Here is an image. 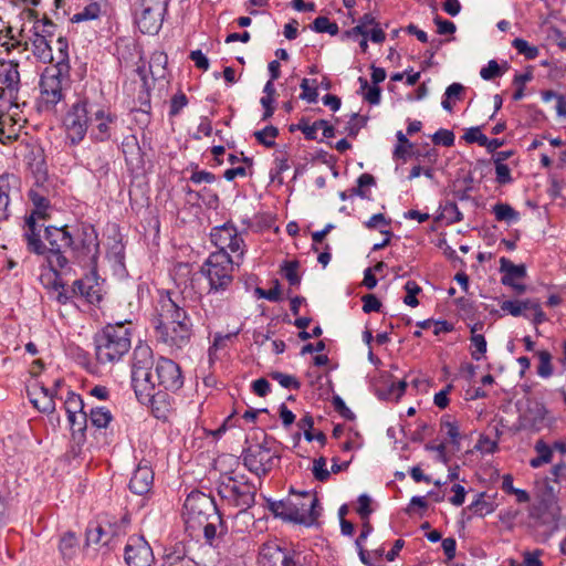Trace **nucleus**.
<instances>
[{
    "label": "nucleus",
    "instance_id": "32",
    "mask_svg": "<svg viewBox=\"0 0 566 566\" xmlns=\"http://www.w3.org/2000/svg\"><path fill=\"white\" fill-rule=\"evenodd\" d=\"M112 539L107 531H105V525L102 522L90 524L86 530V544H102L105 546L111 545Z\"/></svg>",
    "mask_w": 566,
    "mask_h": 566
},
{
    "label": "nucleus",
    "instance_id": "31",
    "mask_svg": "<svg viewBox=\"0 0 566 566\" xmlns=\"http://www.w3.org/2000/svg\"><path fill=\"white\" fill-rule=\"evenodd\" d=\"M112 539L107 531H105V525L102 522L90 524L86 530V544H102L105 546L111 545Z\"/></svg>",
    "mask_w": 566,
    "mask_h": 566
},
{
    "label": "nucleus",
    "instance_id": "24",
    "mask_svg": "<svg viewBox=\"0 0 566 566\" xmlns=\"http://www.w3.org/2000/svg\"><path fill=\"white\" fill-rule=\"evenodd\" d=\"M160 566H206L186 554L185 547L177 544L166 548Z\"/></svg>",
    "mask_w": 566,
    "mask_h": 566
},
{
    "label": "nucleus",
    "instance_id": "41",
    "mask_svg": "<svg viewBox=\"0 0 566 566\" xmlns=\"http://www.w3.org/2000/svg\"><path fill=\"white\" fill-rule=\"evenodd\" d=\"M360 91L365 92L364 98L371 105H378L380 103L381 90L377 85L369 86L368 81L360 76L358 77Z\"/></svg>",
    "mask_w": 566,
    "mask_h": 566
},
{
    "label": "nucleus",
    "instance_id": "36",
    "mask_svg": "<svg viewBox=\"0 0 566 566\" xmlns=\"http://www.w3.org/2000/svg\"><path fill=\"white\" fill-rule=\"evenodd\" d=\"M59 551L64 560H71L76 556L78 551V539L74 533L67 532L61 537Z\"/></svg>",
    "mask_w": 566,
    "mask_h": 566
},
{
    "label": "nucleus",
    "instance_id": "64",
    "mask_svg": "<svg viewBox=\"0 0 566 566\" xmlns=\"http://www.w3.org/2000/svg\"><path fill=\"white\" fill-rule=\"evenodd\" d=\"M216 180L217 177L214 174L207 170H198L197 168L192 171L191 176L189 177V181H191L195 185H199L202 182L212 184Z\"/></svg>",
    "mask_w": 566,
    "mask_h": 566
},
{
    "label": "nucleus",
    "instance_id": "39",
    "mask_svg": "<svg viewBox=\"0 0 566 566\" xmlns=\"http://www.w3.org/2000/svg\"><path fill=\"white\" fill-rule=\"evenodd\" d=\"M113 416L105 407H93L88 412V420L97 429H105L112 421Z\"/></svg>",
    "mask_w": 566,
    "mask_h": 566
},
{
    "label": "nucleus",
    "instance_id": "5",
    "mask_svg": "<svg viewBox=\"0 0 566 566\" xmlns=\"http://www.w3.org/2000/svg\"><path fill=\"white\" fill-rule=\"evenodd\" d=\"M71 87V72L62 67L45 66L40 74L36 97L39 112H55L56 106L64 102L66 93Z\"/></svg>",
    "mask_w": 566,
    "mask_h": 566
},
{
    "label": "nucleus",
    "instance_id": "30",
    "mask_svg": "<svg viewBox=\"0 0 566 566\" xmlns=\"http://www.w3.org/2000/svg\"><path fill=\"white\" fill-rule=\"evenodd\" d=\"M112 539L107 531H105V525L102 522L90 524L86 530V544H102L105 546L111 545Z\"/></svg>",
    "mask_w": 566,
    "mask_h": 566
},
{
    "label": "nucleus",
    "instance_id": "25",
    "mask_svg": "<svg viewBox=\"0 0 566 566\" xmlns=\"http://www.w3.org/2000/svg\"><path fill=\"white\" fill-rule=\"evenodd\" d=\"M31 403L41 412L52 413L55 410L54 394L44 386L35 387L29 391Z\"/></svg>",
    "mask_w": 566,
    "mask_h": 566
},
{
    "label": "nucleus",
    "instance_id": "10",
    "mask_svg": "<svg viewBox=\"0 0 566 566\" xmlns=\"http://www.w3.org/2000/svg\"><path fill=\"white\" fill-rule=\"evenodd\" d=\"M70 250L75 261L85 268H96L99 255L98 235L94 226L81 223L72 232Z\"/></svg>",
    "mask_w": 566,
    "mask_h": 566
},
{
    "label": "nucleus",
    "instance_id": "42",
    "mask_svg": "<svg viewBox=\"0 0 566 566\" xmlns=\"http://www.w3.org/2000/svg\"><path fill=\"white\" fill-rule=\"evenodd\" d=\"M396 137H397L398 144L395 147L394 157L397 159L406 160L408 157L411 156V150L413 148V144L409 142L407 136L401 130L397 132Z\"/></svg>",
    "mask_w": 566,
    "mask_h": 566
},
{
    "label": "nucleus",
    "instance_id": "27",
    "mask_svg": "<svg viewBox=\"0 0 566 566\" xmlns=\"http://www.w3.org/2000/svg\"><path fill=\"white\" fill-rule=\"evenodd\" d=\"M500 271L503 273L501 282L503 285H513L515 280L526 276V268L524 264H514L506 258L500 259Z\"/></svg>",
    "mask_w": 566,
    "mask_h": 566
},
{
    "label": "nucleus",
    "instance_id": "8",
    "mask_svg": "<svg viewBox=\"0 0 566 566\" xmlns=\"http://www.w3.org/2000/svg\"><path fill=\"white\" fill-rule=\"evenodd\" d=\"M233 261L227 251L212 252L201 266V273L208 279V296L226 292L233 282Z\"/></svg>",
    "mask_w": 566,
    "mask_h": 566
},
{
    "label": "nucleus",
    "instance_id": "45",
    "mask_svg": "<svg viewBox=\"0 0 566 566\" xmlns=\"http://www.w3.org/2000/svg\"><path fill=\"white\" fill-rule=\"evenodd\" d=\"M253 135L260 144L268 148H272L275 145V138L279 135V129L273 125H269L261 130L254 132Z\"/></svg>",
    "mask_w": 566,
    "mask_h": 566
},
{
    "label": "nucleus",
    "instance_id": "51",
    "mask_svg": "<svg viewBox=\"0 0 566 566\" xmlns=\"http://www.w3.org/2000/svg\"><path fill=\"white\" fill-rule=\"evenodd\" d=\"M312 29L315 32L328 33L331 35H336L339 32L337 23L331 22L327 17H317L312 24Z\"/></svg>",
    "mask_w": 566,
    "mask_h": 566
},
{
    "label": "nucleus",
    "instance_id": "16",
    "mask_svg": "<svg viewBox=\"0 0 566 566\" xmlns=\"http://www.w3.org/2000/svg\"><path fill=\"white\" fill-rule=\"evenodd\" d=\"M548 426V410L545 405L537 400H528L525 409L518 416L517 430L539 432Z\"/></svg>",
    "mask_w": 566,
    "mask_h": 566
},
{
    "label": "nucleus",
    "instance_id": "18",
    "mask_svg": "<svg viewBox=\"0 0 566 566\" xmlns=\"http://www.w3.org/2000/svg\"><path fill=\"white\" fill-rule=\"evenodd\" d=\"M154 558L153 549L144 536L128 537L124 549V559L127 566H150Z\"/></svg>",
    "mask_w": 566,
    "mask_h": 566
},
{
    "label": "nucleus",
    "instance_id": "37",
    "mask_svg": "<svg viewBox=\"0 0 566 566\" xmlns=\"http://www.w3.org/2000/svg\"><path fill=\"white\" fill-rule=\"evenodd\" d=\"M492 212L497 221H504L509 224L520 220V212L509 203L497 202L492 207Z\"/></svg>",
    "mask_w": 566,
    "mask_h": 566
},
{
    "label": "nucleus",
    "instance_id": "52",
    "mask_svg": "<svg viewBox=\"0 0 566 566\" xmlns=\"http://www.w3.org/2000/svg\"><path fill=\"white\" fill-rule=\"evenodd\" d=\"M101 12V7L97 2H92L87 4L81 12L73 15L72 21L73 22H82V21H88L94 20L98 18Z\"/></svg>",
    "mask_w": 566,
    "mask_h": 566
},
{
    "label": "nucleus",
    "instance_id": "19",
    "mask_svg": "<svg viewBox=\"0 0 566 566\" xmlns=\"http://www.w3.org/2000/svg\"><path fill=\"white\" fill-rule=\"evenodd\" d=\"M91 119L94 122L91 130V138L94 142L103 143L112 139L118 124V116L104 107H99L92 113Z\"/></svg>",
    "mask_w": 566,
    "mask_h": 566
},
{
    "label": "nucleus",
    "instance_id": "43",
    "mask_svg": "<svg viewBox=\"0 0 566 566\" xmlns=\"http://www.w3.org/2000/svg\"><path fill=\"white\" fill-rule=\"evenodd\" d=\"M441 430L450 438L451 443L459 449L461 436L458 422L451 420L450 416H444L441 420Z\"/></svg>",
    "mask_w": 566,
    "mask_h": 566
},
{
    "label": "nucleus",
    "instance_id": "26",
    "mask_svg": "<svg viewBox=\"0 0 566 566\" xmlns=\"http://www.w3.org/2000/svg\"><path fill=\"white\" fill-rule=\"evenodd\" d=\"M19 179L13 174L4 172L0 175V220L9 217L8 206L10 202L9 192L12 187H17Z\"/></svg>",
    "mask_w": 566,
    "mask_h": 566
},
{
    "label": "nucleus",
    "instance_id": "21",
    "mask_svg": "<svg viewBox=\"0 0 566 566\" xmlns=\"http://www.w3.org/2000/svg\"><path fill=\"white\" fill-rule=\"evenodd\" d=\"M36 220L38 219H34V216H28L25 218V230L23 238L27 243L28 251L30 253L40 255L46 252V244L41 239V227L36 224Z\"/></svg>",
    "mask_w": 566,
    "mask_h": 566
},
{
    "label": "nucleus",
    "instance_id": "59",
    "mask_svg": "<svg viewBox=\"0 0 566 566\" xmlns=\"http://www.w3.org/2000/svg\"><path fill=\"white\" fill-rule=\"evenodd\" d=\"M87 166L93 172L98 174L99 176L107 175L109 170L108 161L101 155H96L91 160H88Z\"/></svg>",
    "mask_w": 566,
    "mask_h": 566
},
{
    "label": "nucleus",
    "instance_id": "7",
    "mask_svg": "<svg viewBox=\"0 0 566 566\" xmlns=\"http://www.w3.org/2000/svg\"><path fill=\"white\" fill-rule=\"evenodd\" d=\"M217 490L222 500L240 512H245L255 502L256 486L244 474H222Z\"/></svg>",
    "mask_w": 566,
    "mask_h": 566
},
{
    "label": "nucleus",
    "instance_id": "2",
    "mask_svg": "<svg viewBox=\"0 0 566 566\" xmlns=\"http://www.w3.org/2000/svg\"><path fill=\"white\" fill-rule=\"evenodd\" d=\"M184 298L177 293L163 291L156 305L157 316L154 327L158 342L171 349H182L192 336V323L186 310L180 305Z\"/></svg>",
    "mask_w": 566,
    "mask_h": 566
},
{
    "label": "nucleus",
    "instance_id": "40",
    "mask_svg": "<svg viewBox=\"0 0 566 566\" xmlns=\"http://www.w3.org/2000/svg\"><path fill=\"white\" fill-rule=\"evenodd\" d=\"M476 329H478V325L475 324L471 328L472 335L470 337V340H471L472 347L474 348L471 352V356L474 360H480L483 357V355L486 353V340L482 334L475 333Z\"/></svg>",
    "mask_w": 566,
    "mask_h": 566
},
{
    "label": "nucleus",
    "instance_id": "1",
    "mask_svg": "<svg viewBox=\"0 0 566 566\" xmlns=\"http://www.w3.org/2000/svg\"><path fill=\"white\" fill-rule=\"evenodd\" d=\"M153 350L146 344L135 347L132 361V386L137 399L142 403L156 402V386L168 391H177L184 386V376L178 364L174 360L160 357L153 374Z\"/></svg>",
    "mask_w": 566,
    "mask_h": 566
},
{
    "label": "nucleus",
    "instance_id": "60",
    "mask_svg": "<svg viewBox=\"0 0 566 566\" xmlns=\"http://www.w3.org/2000/svg\"><path fill=\"white\" fill-rule=\"evenodd\" d=\"M432 142L436 145L450 147L454 144V134L449 129L440 128L433 134Z\"/></svg>",
    "mask_w": 566,
    "mask_h": 566
},
{
    "label": "nucleus",
    "instance_id": "53",
    "mask_svg": "<svg viewBox=\"0 0 566 566\" xmlns=\"http://www.w3.org/2000/svg\"><path fill=\"white\" fill-rule=\"evenodd\" d=\"M301 130L305 138L308 140L317 139V128L315 127V122L311 125L306 118H301L296 125H291L290 130Z\"/></svg>",
    "mask_w": 566,
    "mask_h": 566
},
{
    "label": "nucleus",
    "instance_id": "50",
    "mask_svg": "<svg viewBox=\"0 0 566 566\" xmlns=\"http://www.w3.org/2000/svg\"><path fill=\"white\" fill-rule=\"evenodd\" d=\"M271 379L277 381L283 388L298 390L301 388V382L296 377L292 375H287L281 371H271L269 373Z\"/></svg>",
    "mask_w": 566,
    "mask_h": 566
},
{
    "label": "nucleus",
    "instance_id": "38",
    "mask_svg": "<svg viewBox=\"0 0 566 566\" xmlns=\"http://www.w3.org/2000/svg\"><path fill=\"white\" fill-rule=\"evenodd\" d=\"M520 305L522 307V315L525 316L526 318L530 317L526 312L527 311H532L533 312L532 322L535 325H539V324L544 323L547 319V317H546L545 313L543 312L538 301L527 298V300H524V301H520Z\"/></svg>",
    "mask_w": 566,
    "mask_h": 566
},
{
    "label": "nucleus",
    "instance_id": "13",
    "mask_svg": "<svg viewBox=\"0 0 566 566\" xmlns=\"http://www.w3.org/2000/svg\"><path fill=\"white\" fill-rule=\"evenodd\" d=\"M168 2L169 0H140V10L136 13L140 32L156 34L160 30Z\"/></svg>",
    "mask_w": 566,
    "mask_h": 566
},
{
    "label": "nucleus",
    "instance_id": "33",
    "mask_svg": "<svg viewBox=\"0 0 566 566\" xmlns=\"http://www.w3.org/2000/svg\"><path fill=\"white\" fill-rule=\"evenodd\" d=\"M53 67H63L64 71L71 72L69 43L65 38L60 36L55 43L54 62L50 63Z\"/></svg>",
    "mask_w": 566,
    "mask_h": 566
},
{
    "label": "nucleus",
    "instance_id": "12",
    "mask_svg": "<svg viewBox=\"0 0 566 566\" xmlns=\"http://www.w3.org/2000/svg\"><path fill=\"white\" fill-rule=\"evenodd\" d=\"M87 101H78L72 105L65 115L64 126L67 138L72 145L80 144L86 136L88 129L90 114Z\"/></svg>",
    "mask_w": 566,
    "mask_h": 566
},
{
    "label": "nucleus",
    "instance_id": "62",
    "mask_svg": "<svg viewBox=\"0 0 566 566\" xmlns=\"http://www.w3.org/2000/svg\"><path fill=\"white\" fill-rule=\"evenodd\" d=\"M188 104V98L185 93L179 92L175 94L170 99L169 116H177L180 111Z\"/></svg>",
    "mask_w": 566,
    "mask_h": 566
},
{
    "label": "nucleus",
    "instance_id": "54",
    "mask_svg": "<svg viewBox=\"0 0 566 566\" xmlns=\"http://www.w3.org/2000/svg\"><path fill=\"white\" fill-rule=\"evenodd\" d=\"M405 291L407 295L403 298V303L408 306L416 307L419 304L417 294L421 292V287L415 281H408L405 284Z\"/></svg>",
    "mask_w": 566,
    "mask_h": 566
},
{
    "label": "nucleus",
    "instance_id": "55",
    "mask_svg": "<svg viewBox=\"0 0 566 566\" xmlns=\"http://www.w3.org/2000/svg\"><path fill=\"white\" fill-rule=\"evenodd\" d=\"M298 266L300 264L297 261L285 262L284 265L282 266L284 276L290 283V285H298L301 283V277L297 274Z\"/></svg>",
    "mask_w": 566,
    "mask_h": 566
},
{
    "label": "nucleus",
    "instance_id": "44",
    "mask_svg": "<svg viewBox=\"0 0 566 566\" xmlns=\"http://www.w3.org/2000/svg\"><path fill=\"white\" fill-rule=\"evenodd\" d=\"M536 356L539 360V364L537 366V375L541 378H549L554 373L551 353L545 349L537 350Z\"/></svg>",
    "mask_w": 566,
    "mask_h": 566
},
{
    "label": "nucleus",
    "instance_id": "35",
    "mask_svg": "<svg viewBox=\"0 0 566 566\" xmlns=\"http://www.w3.org/2000/svg\"><path fill=\"white\" fill-rule=\"evenodd\" d=\"M103 523L105 525V531L108 532L111 539L113 541L115 537H119L126 534L127 527L130 523V517L127 513H125L119 518H107L103 521Z\"/></svg>",
    "mask_w": 566,
    "mask_h": 566
},
{
    "label": "nucleus",
    "instance_id": "15",
    "mask_svg": "<svg viewBox=\"0 0 566 566\" xmlns=\"http://www.w3.org/2000/svg\"><path fill=\"white\" fill-rule=\"evenodd\" d=\"M553 482L552 478H546L544 481V490L542 491L538 505L534 509L532 516L536 517L542 524H554L559 518L560 509L557 505L556 493L557 491L549 483Z\"/></svg>",
    "mask_w": 566,
    "mask_h": 566
},
{
    "label": "nucleus",
    "instance_id": "29",
    "mask_svg": "<svg viewBox=\"0 0 566 566\" xmlns=\"http://www.w3.org/2000/svg\"><path fill=\"white\" fill-rule=\"evenodd\" d=\"M112 539L107 531H105V525L102 522L90 524L86 530V544H102L105 546L111 545Z\"/></svg>",
    "mask_w": 566,
    "mask_h": 566
},
{
    "label": "nucleus",
    "instance_id": "23",
    "mask_svg": "<svg viewBox=\"0 0 566 566\" xmlns=\"http://www.w3.org/2000/svg\"><path fill=\"white\" fill-rule=\"evenodd\" d=\"M33 30L32 52L34 56L42 63H53L54 54L50 41L45 34L40 33L39 24H34Z\"/></svg>",
    "mask_w": 566,
    "mask_h": 566
},
{
    "label": "nucleus",
    "instance_id": "57",
    "mask_svg": "<svg viewBox=\"0 0 566 566\" xmlns=\"http://www.w3.org/2000/svg\"><path fill=\"white\" fill-rule=\"evenodd\" d=\"M218 526L222 527V517L219 513V521H213L212 518H209L206 523H202L201 528L203 530L205 538L208 543H212V541L216 538L218 532Z\"/></svg>",
    "mask_w": 566,
    "mask_h": 566
},
{
    "label": "nucleus",
    "instance_id": "9",
    "mask_svg": "<svg viewBox=\"0 0 566 566\" xmlns=\"http://www.w3.org/2000/svg\"><path fill=\"white\" fill-rule=\"evenodd\" d=\"M219 513L214 499L201 491H191L185 500L182 517L188 531L201 528L209 518L219 521Z\"/></svg>",
    "mask_w": 566,
    "mask_h": 566
},
{
    "label": "nucleus",
    "instance_id": "11",
    "mask_svg": "<svg viewBox=\"0 0 566 566\" xmlns=\"http://www.w3.org/2000/svg\"><path fill=\"white\" fill-rule=\"evenodd\" d=\"M44 239L49 245H46V252L41 255L45 258L49 268L57 274L69 265L65 252L73 243L72 231L69 226H48L44 229Z\"/></svg>",
    "mask_w": 566,
    "mask_h": 566
},
{
    "label": "nucleus",
    "instance_id": "3",
    "mask_svg": "<svg viewBox=\"0 0 566 566\" xmlns=\"http://www.w3.org/2000/svg\"><path fill=\"white\" fill-rule=\"evenodd\" d=\"M132 329L125 323L107 324L94 335L95 358L98 364L119 361L132 348Z\"/></svg>",
    "mask_w": 566,
    "mask_h": 566
},
{
    "label": "nucleus",
    "instance_id": "58",
    "mask_svg": "<svg viewBox=\"0 0 566 566\" xmlns=\"http://www.w3.org/2000/svg\"><path fill=\"white\" fill-rule=\"evenodd\" d=\"M443 217L448 219L450 223H457L462 221L463 214L460 211L458 205L453 201H448L443 206Z\"/></svg>",
    "mask_w": 566,
    "mask_h": 566
},
{
    "label": "nucleus",
    "instance_id": "6",
    "mask_svg": "<svg viewBox=\"0 0 566 566\" xmlns=\"http://www.w3.org/2000/svg\"><path fill=\"white\" fill-rule=\"evenodd\" d=\"M261 566H315L314 553L301 545L266 542L259 551Z\"/></svg>",
    "mask_w": 566,
    "mask_h": 566
},
{
    "label": "nucleus",
    "instance_id": "48",
    "mask_svg": "<svg viewBox=\"0 0 566 566\" xmlns=\"http://www.w3.org/2000/svg\"><path fill=\"white\" fill-rule=\"evenodd\" d=\"M84 401L82 397L73 391H67L66 399L64 401V408L67 416L76 415L84 410Z\"/></svg>",
    "mask_w": 566,
    "mask_h": 566
},
{
    "label": "nucleus",
    "instance_id": "63",
    "mask_svg": "<svg viewBox=\"0 0 566 566\" xmlns=\"http://www.w3.org/2000/svg\"><path fill=\"white\" fill-rule=\"evenodd\" d=\"M301 88L302 94L300 95V98L308 102V103H316L318 93L316 86L311 87L310 86V80L303 78L301 82Z\"/></svg>",
    "mask_w": 566,
    "mask_h": 566
},
{
    "label": "nucleus",
    "instance_id": "4",
    "mask_svg": "<svg viewBox=\"0 0 566 566\" xmlns=\"http://www.w3.org/2000/svg\"><path fill=\"white\" fill-rule=\"evenodd\" d=\"M317 506V497L306 491L295 493L292 490L290 496L284 500H268V507L275 517L305 526L316 523L319 516Z\"/></svg>",
    "mask_w": 566,
    "mask_h": 566
},
{
    "label": "nucleus",
    "instance_id": "49",
    "mask_svg": "<svg viewBox=\"0 0 566 566\" xmlns=\"http://www.w3.org/2000/svg\"><path fill=\"white\" fill-rule=\"evenodd\" d=\"M512 46L520 53L523 54L527 60H534L538 56L539 50L537 46L530 45V43L521 38H516L512 42Z\"/></svg>",
    "mask_w": 566,
    "mask_h": 566
},
{
    "label": "nucleus",
    "instance_id": "28",
    "mask_svg": "<svg viewBox=\"0 0 566 566\" xmlns=\"http://www.w3.org/2000/svg\"><path fill=\"white\" fill-rule=\"evenodd\" d=\"M29 199L33 203L34 209L30 213V216H34V219L46 220L50 218L48 213V209L50 208L49 199L40 193L35 189H31L29 191Z\"/></svg>",
    "mask_w": 566,
    "mask_h": 566
},
{
    "label": "nucleus",
    "instance_id": "46",
    "mask_svg": "<svg viewBox=\"0 0 566 566\" xmlns=\"http://www.w3.org/2000/svg\"><path fill=\"white\" fill-rule=\"evenodd\" d=\"M485 493L481 492L476 495V499L469 505L475 515L484 516L494 512L495 507L492 503L484 500Z\"/></svg>",
    "mask_w": 566,
    "mask_h": 566
},
{
    "label": "nucleus",
    "instance_id": "61",
    "mask_svg": "<svg viewBox=\"0 0 566 566\" xmlns=\"http://www.w3.org/2000/svg\"><path fill=\"white\" fill-rule=\"evenodd\" d=\"M464 140L469 144L476 143L480 146H484L486 144V136L481 132V127H470L465 130Z\"/></svg>",
    "mask_w": 566,
    "mask_h": 566
},
{
    "label": "nucleus",
    "instance_id": "20",
    "mask_svg": "<svg viewBox=\"0 0 566 566\" xmlns=\"http://www.w3.org/2000/svg\"><path fill=\"white\" fill-rule=\"evenodd\" d=\"M70 293L84 297L90 304L99 303L102 295L96 282L95 268L92 269L91 275L74 281Z\"/></svg>",
    "mask_w": 566,
    "mask_h": 566
},
{
    "label": "nucleus",
    "instance_id": "22",
    "mask_svg": "<svg viewBox=\"0 0 566 566\" xmlns=\"http://www.w3.org/2000/svg\"><path fill=\"white\" fill-rule=\"evenodd\" d=\"M153 483V470L147 465H138L130 478L128 486L133 493L144 495L151 490Z\"/></svg>",
    "mask_w": 566,
    "mask_h": 566
},
{
    "label": "nucleus",
    "instance_id": "17",
    "mask_svg": "<svg viewBox=\"0 0 566 566\" xmlns=\"http://www.w3.org/2000/svg\"><path fill=\"white\" fill-rule=\"evenodd\" d=\"M244 467L259 478L265 476L272 469L273 457L264 443H255L242 452Z\"/></svg>",
    "mask_w": 566,
    "mask_h": 566
},
{
    "label": "nucleus",
    "instance_id": "14",
    "mask_svg": "<svg viewBox=\"0 0 566 566\" xmlns=\"http://www.w3.org/2000/svg\"><path fill=\"white\" fill-rule=\"evenodd\" d=\"M0 101L8 103V108L19 107L18 98L20 92L19 63L15 61H0Z\"/></svg>",
    "mask_w": 566,
    "mask_h": 566
},
{
    "label": "nucleus",
    "instance_id": "47",
    "mask_svg": "<svg viewBox=\"0 0 566 566\" xmlns=\"http://www.w3.org/2000/svg\"><path fill=\"white\" fill-rule=\"evenodd\" d=\"M67 420L73 436L78 433L81 437H84V432L87 428L88 412L83 411L76 415L67 416Z\"/></svg>",
    "mask_w": 566,
    "mask_h": 566
},
{
    "label": "nucleus",
    "instance_id": "56",
    "mask_svg": "<svg viewBox=\"0 0 566 566\" xmlns=\"http://www.w3.org/2000/svg\"><path fill=\"white\" fill-rule=\"evenodd\" d=\"M313 475L319 482H325L329 479L331 472L326 468V459L319 457L313 462Z\"/></svg>",
    "mask_w": 566,
    "mask_h": 566
},
{
    "label": "nucleus",
    "instance_id": "34",
    "mask_svg": "<svg viewBox=\"0 0 566 566\" xmlns=\"http://www.w3.org/2000/svg\"><path fill=\"white\" fill-rule=\"evenodd\" d=\"M235 231L237 228L230 223H226L212 230L211 240L219 248L218 251H227V245Z\"/></svg>",
    "mask_w": 566,
    "mask_h": 566
}]
</instances>
